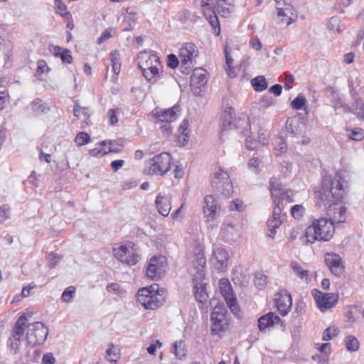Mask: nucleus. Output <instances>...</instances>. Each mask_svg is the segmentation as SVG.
<instances>
[{
  "label": "nucleus",
  "instance_id": "1",
  "mask_svg": "<svg viewBox=\"0 0 364 364\" xmlns=\"http://www.w3.org/2000/svg\"><path fill=\"white\" fill-rule=\"evenodd\" d=\"M345 171H337L333 178L324 177L321 186L315 191L316 197L325 206H328V220L333 225L346 222V208L339 202L343 198L348 188Z\"/></svg>",
  "mask_w": 364,
  "mask_h": 364
},
{
  "label": "nucleus",
  "instance_id": "2",
  "mask_svg": "<svg viewBox=\"0 0 364 364\" xmlns=\"http://www.w3.org/2000/svg\"><path fill=\"white\" fill-rule=\"evenodd\" d=\"M334 232L333 223L326 218H320L307 228L305 235L308 242L314 243L316 240L328 241Z\"/></svg>",
  "mask_w": 364,
  "mask_h": 364
},
{
  "label": "nucleus",
  "instance_id": "3",
  "mask_svg": "<svg viewBox=\"0 0 364 364\" xmlns=\"http://www.w3.org/2000/svg\"><path fill=\"white\" fill-rule=\"evenodd\" d=\"M159 286L151 285L149 289L142 288L139 290L136 298L145 309L154 310L162 306L164 302L163 295L158 292Z\"/></svg>",
  "mask_w": 364,
  "mask_h": 364
},
{
  "label": "nucleus",
  "instance_id": "4",
  "mask_svg": "<svg viewBox=\"0 0 364 364\" xmlns=\"http://www.w3.org/2000/svg\"><path fill=\"white\" fill-rule=\"evenodd\" d=\"M114 257L122 263L135 265L140 259L139 249L133 242L117 245L112 249Z\"/></svg>",
  "mask_w": 364,
  "mask_h": 364
},
{
  "label": "nucleus",
  "instance_id": "5",
  "mask_svg": "<svg viewBox=\"0 0 364 364\" xmlns=\"http://www.w3.org/2000/svg\"><path fill=\"white\" fill-rule=\"evenodd\" d=\"M171 156L167 152L161 153L146 162L144 172L146 175H161L166 174L171 168Z\"/></svg>",
  "mask_w": 364,
  "mask_h": 364
},
{
  "label": "nucleus",
  "instance_id": "6",
  "mask_svg": "<svg viewBox=\"0 0 364 364\" xmlns=\"http://www.w3.org/2000/svg\"><path fill=\"white\" fill-rule=\"evenodd\" d=\"M211 186L215 193H219L224 197L228 198L233 192V186L228 173L220 169L214 175Z\"/></svg>",
  "mask_w": 364,
  "mask_h": 364
},
{
  "label": "nucleus",
  "instance_id": "7",
  "mask_svg": "<svg viewBox=\"0 0 364 364\" xmlns=\"http://www.w3.org/2000/svg\"><path fill=\"white\" fill-rule=\"evenodd\" d=\"M192 268L191 273L194 279H205L206 259L203 247L200 245L195 247L191 257Z\"/></svg>",
  "mask_w": 364,
  "mask_h": 364
},
{
  "label": "nucleus",
  "instance_id": "8",
  "mask_svg": "<svg viewBox=\"0 0 364 364\" xmlns=\"http://www.w3.org/2000/svg\"><path fill=\"white\" fill-rule=\"evenodd\" d=\"M48 333V330L42 322L31 323L28 325L27 343L32 347L43 344L46 340Z\"/></svg>",
  "mask_w": 364,
  "mask_h": 364
},
{
  "label": "nucleus",
  "instance_id": "9",
  "mask_svg": "<svg viewBox=\"0 0 364 364\" xmlns=\"http://www.w3.org/2000/svg\"><path fill=\"white\" fill-rule=\"evenodd\" d=\"M198 54V50L192 43H185L180 49L181 70L183 74H189L193 68V60Z\"/></svg>",
  "mask_w": 364,
  "mask_h": 364
},
{
  "label": "nucleus",
  "instance_id": "10",
  "mask_svg": "<svg viewBox=\"0 0 364 364\" xmlns=\"http://www.w3.org/2000/svg\"><path fill=\"white\" fill-rule=\"evenodd\" d=\"M311 294L317 308L323 313L334 307L338 302L339 296L336 293H324L314 289Z\"/></svg>",
  "mask_w": 364,
  "mask_h": 364
},
{
  "label": "nucleus",
  "instance_id": "11",
  "mask_svg": "<svg viewBox=\"0 0 364 364\" xmlns=\"http://www.w3.org/2000/svg\"><path fill=\"white\" fill-rule=\"evenodd\" d=\"M350 94L353 100V107L354 114L360 120H364V102L359 97L362 89L358 90L360 86V80L356 77H350L348 80Z\"/></svg>",
  "mask_w": 364,
  "mask_h": 364
},
{
  "label": "nucleus",
  "instance_id": "12",
  "mask_svg": "<svg viewBox=\"0 0 364 364\" xmlns=\"http://www.w3.org/2000/svg\"><path fill=\"white\" fill-rule=\"evenodd\" d=\"M219 289L230 311L236 316H240V307L236 297L233 293L232 286L228 279L223 278L219 280Z\"/></svg>",
  "mask_w": 364,
  "mask_h": 364
},
{
  "label": "nucleus",
  "instance_id": "13",
  "mask_svg": "<svg viewBox=\"0 0 364 364\" xmlns=\"http://www.w3.org/2000/svg\"><path fill=\"white\" fill-rule=\"evenodd\" d=\"M269 191L273 203L279 202V200L280 204L282 205L284 200L289 203L294 201V192L290 190L284 191L281 183L274 177L270 179Z\"/></svg>",
  "mask_w": 364,
  "mask_h": 364
},
{
  "label": "nucleus",
  "instance_id": "14",
  "mask_svg": "<svg viewBox=\"0 0 364 364\" xmlns=\"http://www.w3.org/2000/svg\"><path fill=\"white\" fill-rule=\"evenodd\" d=\"M275 1L279 22L287 26L290 25L296 16L294 7L287 0Z\"/></svg>",
  "mask_w": 364,
  "mask_h": 364
},
{
  "label": "nucleus",
  "instance_id": "15",
  "mask_svg": "<svg viewBox=\"0 0 364 364\" xmlns=\"http://www.w3.org/2000/svg\"><path fill=\"white\" fill-rule=\"evenodd\" d=\"M234 109L229 107L228 110H225L223 114L220 119L221 132L230 129H237L240 127V122L242 124H248L249 119H235Z\"/></svg>",
  "mask_w": 364,
  "mask_h": 364
},
{
  "label": "nucleus",
  "instance_id": "16",
  "mask_svg": "<svg viewBox=\"0 0 364 364\" xmlns=\"http://www.w3.org/2000/svg\"><path fill=\"white\" fill-rule=\"evenodd\" d=\"M166 259L164 256H154L149 262L146 268V275L151 279H155L161 277V274L165 271L166 267Z\"/></svg>",
  "mask_w": 364,
  "mask_h": 364
},
{
  "label": "nucleus",
  "instance_id": "17",
  "mask_svg": "<svg viewBox=\"0 0 364 364\" xmlns=\"http://www.w3.org/2000/svg\"><path fill=\"white\" fill-rule=\"evenodd\" d=\"M208 80L207 71L201 68L193 70L191 76V87L196 95L200 94L201 88L205 87Z\"/></svg>",
  "mask_w": 364,
  "mask_h": 364
},
{
  "label": "nucleus",
  "instance_id": "18",
  "mask_svg": "<svg viewBox=\"0 0 364 364\" xmlns=\"http://www.w3.org/2000/svg\"><path fill=\"white\" fill-rule=\"evenodd\" d=\"M27 320L25 314L21 315L16 322L14 329L12 338H10L8 342L9 346L11 350H14L16 353L18 349V344L14 343L15 341H19L23 337L25 331V321Z\"/></svg>",
  "mask_w": 364,
  "mask_h": 364
},
{
  "label": "nucleus",
  "instance_id": "19",
  "mask_svg": "<svg viewBox=\"0 0 364 364\" xmlns=\"http://www.w3.org/2000/svg\"><path fill=\"white\" fill-rule=\"evenodd\" d=\"M229 260V254L223 248L217 247L214 250L211 262L218 271L224 272Z\"/></svg>",
  "mask_w": 364,
  "mask_h": 364
},
{
  "label": "nucleus",
  "instance_id": "20",
  "mask_svg": "<svg viewBox=\"0 0 364 364\" xmlns=\"http://www.w3.org/2000/svg\"><path fill=\"white\" fill-rule=\"evenodd\" d=\"M325 262L335 276H340L344 270L341 257L335 253L328 252L325 255Z\"/></svg>",
  "mask_w": 364,
  "mask_h": 364
},
{
  "label": "nucleus",
  "instance_id": "21",
  "mask_svg": "<svg viewBox=\"0 0 364 364\" xmlns=\"http://www.w3.org/2000/svg\"><path fill=\"white\" fill-rule=\"evenodd\" d=\"M277 309L282 316H286L290 311L292 305V299L290 294H277L275 297Z\"/></svg>",
  "mask_w": 364,
  "mask_h": 364
},
{
  "label": "nucleus",
  "instance_id": "22",
  "mask_svg": "<svg viewBox=\"0 0 364 364\" xmlns=\"http://www.w3.org/2000/svg\"><path fill=\"white\" fill-rule=\"evenodd\" d=\"M154 66L148 70H141L145 79L150 83L154 84L163 76V66L161 63L154 62Z\"/></svg>",
  "mask_w": 364,
  "mask_h": 364
},
{
  "label": "nucleus",
  "instance_id": "23",
  "mask_svg": "<svg viewBox=\"0 0 364 364\" xmlns=\"http://www.w3.org/2000/svg\"><path fill=\"white\" fill-rule=\"evenodd\" d=\"M204 204L203 213L205 216L208 220L215 219L217 210L220 208L215 198L211 195L206 196L204 198Z\"/></svg>",
  "mask_w": 364,
  "mask_h": 364
},
{
  "label": "nucleus",
  "instance_id": "24",
  "mask_svg": "<svg viewBox=\"0 0 364 364\" xmlns=\"http://www.w3.org/2000/svg\"><path fill=\"white\" fill-rule=\"evenodd\" d=\"M205 279H194L193 282L194 284V294L196 299L200 304H205L208 299V294L206 290L207 283L205 282Z\"/></svg>",
  "mask_w": 364,
  "mask_h": 364
},
{
  "label": "nucleus",
  "instance_id": "25",
  "mask_svg": "<svg viewBox=\"0 0 364 364\" xmlns=\"http://www.w3.org/2000/svg\"><path fill=\"white\" fill-rule=\"evenodd\" d=\"M138 65L141 70H148L154 66V62L161 63L157 55L147 52H141L138 55Z\"/></svg>",
  "mask_w": 364,
  "mask_h": 364
},
{
  "label": "nucleus",
  "instance_id": "26",
  "mask_svg": "<svg viewBox=\"0 0 364 364\" xmlns=\"http://www.w3.org/2000/svg\"><path fill=\"white\" fill-rule=\"evenodd\" d=\"M281 321V318L276 314L269 312L258 319V328L260 331H264L266 328L272 327Z\"/></svg>",
  "mask_w": 364,
  "mask_h": 364
},
{
  "label": "nucleus",
  "instance_id": "27",
  "mask_svg": "<svg viewBox=\"0 0 364 364\" xmlns=\"http://www.w3.org/2000/svg\"><path fill=\"white\" fill-rule=\"evenodd\" d=\"M180 107L178 105H175L173 107L161 110L160 112L156 111L155 117L162 122H171L176 119L177 118V112H180Z\"/></svg>",
  "mask_w": 364,
  "mask_h": 364
},
{
  "label": "nucleus",
  "instance_id": "28",
  "mask_svg": "<svg viewBox=\"0 0 364 364\" xmlns=\"http://www.w3.org/2000/svg\"><path fill=\"white\" fill-rule=\"evenodd\" d=\"M234 9L233 0H217L215 9L223 17H228Z\"/></svg>",
  "mask_w": 364,
  "mask_h": 364
},
{
  "label": "nucleus",
  "instance_id": "29",
  "mask_svg": "<svg viewBox=\"0 0 364 364\" xmlns=\"http://www.w3.org/2000/svg\"><path fill=\"white\" fill-rule=\"evenodd\" d=\"M156 206L161 215L168 216L171 209L170 198L163 196H158L156 199Z\"/></svg>",
  "mask_w": 364,
  "mask_h": 364
},
{
  "label": "nucleus",
  "instance_id": "30",
  "mask_svg": "<svg viewBox=\"0 0 364 364\" xmlns=\"http://www.w3.org/2000/svg\"><path fill=\"white\" fill-rule=\"evenodd\" d=\"M30 106L35 115L46 114L50 111V106L39 98L32 101Z\"/></svg>",
  "mask_w": 364,
  "mask_h": 364
},
{
  "label": "nucleus",
  "instance_id": "31",
  "mask_svg": "<svg viewBox=\"0 0 364 364\" xmlns=\"http://www.w3.org/2000/svg\"><path fill=\"white\" fill-rule=\"evenodd\" d=\"M290 267L293 272L301 280L308 284L311 281L309 271L303 269V267L296 261H292Z\"/></svg>",
  "mask_w": 364,
  "mask_h": 364
},
{
  "label": "nucleus",
  "instance_id": "32",
  "mask_svg": "<svg viewBox=\"0 0 364 364\" xmlns=\"http://www.w3.org/2000/svg\"><path fill=\"white\" fill-rule=\"evenodd\" d=\"M227 311L223 305H217L213 309L211 315V321L228 323L226 319Z\"/></svg>",
  "mask_w": 364,
  "mask_h": 364
},
{
  "label": "nucleus",
  "instance_id": "33",
  "mask_svg": "<svg viewBox=\"0 0 364 364\" xmlns=\"http://www.w3.org/2000/svg\"><path fill=\"white\" fill-rule=\"evenodd\" d=\"M53 55L55 57L60 58L63 63H71L73 61L71 51L68 49L63 48L58 46L54 47Z\"/></svg>",
  "mask_w": 364,
  "mask_h": 364
},
{
  "label": "nucleus",
  "instance_id": "34",
  "mask_svg": "<svg viewBox=\"0 0 364 364\" xmlns=\"http://www.w3.org/2000/svg\"><path fill=\"white\" fill-rule=\"evenodd\" d=\"M73 113L77 119H82L87 125L89 124L90 115L87 108L80 107L77 103L74 106Z\"/></svg>",
  "mask_w": 364,
  "mask_h": 364
},
{
  "label": "nucleus",
  "instance_id": "35",
  "mask_svg": "<svg viewBox=\"0 0 364 364\" xmlns=\"http://www.w3.org/2000/svg\"><path fill=\"white\" fill-rule=\"evenodd\" d=\"M286 128L287 132L294 136L301 135L303 132V124L298 120H288Z\"/></svg>",
  "mask_w": 364,
  "mask_h": 364
},
{
  "label": "nucleus",
  "instance_id": "36",
  "mask_svg": "<svg viewBox=\"0 0 364 364\" xmlns=\"http://www.w3.org/2000/svg\"><path fill=\"white\" fill-rule=\"evenodd\" d=\"M171 352L173 353L178 359L185 358L186 355V349L184 343L182 341H176L173 344Z\"/></svg>",
  "mask_w": 364,
  "mask_h": 364
},
{
  "label": "nucleus",
  "instance_id": "37",
  "mask_svg": "<svg viewBox=\"0 0 364 364\" xmlns=\"http://www.w3.org/2000/svg\"><path fill=\"white\" fill-rule=\"evenodd\" d=\"M188 126V122L186 119L183 120L181 124L178 132L181 133V135L178 136V142L181 144V145H185L188 143L189 139V136L186 132L187 128Z\"/></svg>",
  "mask_w": 364,
  "mask_h": 364
},
{
  "label": "nucleus",
  "instance_id": "38",
  "mask_svg": "<svg viewBox=\"0 0 364 364\" xmlns=\"http://www.w3.org/2000/svg\"><path fill=\"white\" fill-rule=\"evenodd\" d=\"M348 138L353 141H362L364 139V131L361 128L347 129Z\"/></svg>",
  "mask_w": 364,
  "mask_h": 364
},
{
  "label": "nucleus",
  "instance_id": "39",
  "mask_svg": "<svg viewBox=\"0 0 364 364\" xmlns=\"http://www.w3.org/2000/svg\"><path fill=\"white\" fill-rule=\"evenodd\" d=\"M252 84L255 90L257 92H262L267 87V82L263 76H258L252 79Z\"/></svg>",
  "mask_w": 364,
  "mask_h": 364
},
{
  "label": "nucleus",
  "instance_id": "40",
  "mask_svg": "<svg viewBox=\"0 0 364 364\" xmlns=\"http://www.w3.org/2000/svg\"><path fill=\"white\" fill-rule=\"evenodd\" d=\"M209 14H208L206 12L204 13L205 16L209 21L211 26L216 30L218 28L217 35H219L220 33V25H219V21L218 19V17L216 14H215V11H209Z\"/></svg>",
  "mask_w": 364,
  "mask_h": 364
},
{
  "label": "nucleus",
  "instance_id": "41",
  "mask_svg": "<svg viewBox=\"0 0 364 364\" xmlns=\"http://www.w3.org/2000/svg\"><path fill=\"white\" fill-rule=\"evenodd\" d=\"M346 348L349 351H357L359 348V341L354 336H348L346 339Z\"/></svg>",
  "mask_w": 364,
  "mask_h": 364
},
{
  "label": "nucleus",
  "instance_id": "42",
  "mask_svg": "<svg viewBox=\"0 0 364 364\" xmlns=\"http://www.w3.org/2000/svg\"><path fill=\"white\" fill-rule=\"evenodd\" d=\"M111 63L112 65L113 72L114 74L118 75L120 72V63H119V51L114 50L111 53Z\"/></svg>",
  "mask_w": 364,
  "mask_h": 364
},
{
  "label": "nucleus",
  "instance_id": "43",
  "mask_svg": "<svg viewBox=\"0 0 364 364\" xmlns=\"http://www.w3.org/2000/svg\"><path fill=\"white\" fill-rule=\"evenodd\" d=\"M274 151L277 156L280 155L287 150V144L281 137H277L274 139Z\"/></svg>",
  "mask_w": 364,
  "mask_h": 364
},
{
  "label": "nucleus",
  "instance_id": "44",
  "mask_svg": "<svg viewBox=\"0 0 364 364\" xmlns=\"http://www.w3.org/2000/svg\"><path fill=\"white\" fill-rule=\"evenodd\" d=\"M306 100L304 95L299 94L291 102V106L294 109L300 110L305 105Z\"/></svg>",
  "mask_w": 364,
  "mask_h": 364
},
{
  "label": "nucleus",
  "instance_id": "45",
  "mask_svg": "<svg viewBox=\"0 0 364 364\" xmlns=\"http://www.w3.org/2000/svg\"><path fill=\"white\" fill-rule=\"evenodd\" d=\"M90 141V135L85 132H81L78 133L75 137V141L77 146H81L87 144Z\"/></svg>",
  "mask_w": 364,
  "mask_h": 364
},
{
  "label": "nucleus",
  "instance_id": "46",
  "mask_svg": "<svg viewBox=\"0 0 364 364\" xmlns=\"http://www.w3.org/2000/svg\"><path fill=\"white\" fill-rule=\"evenodd\" d=\"M305 209L302 205H294L291 208V215L296 220H300L304 215Z\"/></svg>",
  "mask_w": 364,
  "mask_h": 364
},
{
  "label": "nucleus",
  "instance_id": "47",
  "mask_svg": "<svg viewBox=\"0 0 364 364\" xmlns=\"http://www.w3.org/2000/svg\"><path fill=\"white\" fill-rule=\"evenodd\" d=\"M211 332L214 335H220V333L224 331L227 327L228 323H219L212 321Z\"/></svg>",
  "mask_w": 364,
  "mask_h": 364
},
{
  "label": "nucleus",
  "instance_id": "48",
  "mask_svg": "<svg viewBox=\"0 0 364 364\" xmlns=\"http://www.w3.org/2000/svg\"><path fill=\"white\" fill-rule=\"evenodd\" d=\"M75 288L73 286L68 287L62 294V299L64 302H70L73 298Z\"/></svg>",
  "mask_w": 364,
  "mask_h": 364
},
{
  "label": "nucleus",
  "instance_id": "49",
  "mask_svg": "<svg viewBox=\"0 0 364 364\" xmlns=\"http://www.w3.org/2000/svg\"><path fill=\"white\" fill-rule=\"evenodd\" d=\"M119 113V109H109L107 116L109 119V122L111 125H114L118 122V114Z\"/></svg>",
  "mask_w": 364,
  "mask_h": 364
},
{
  "label": "nucleus",
  "instance_id": "50",
  "mask_svg": "<svg viewBox=\"0 0 364 364\" xmlns=\"http://www.w3.org/2000/svg\"><path fill=\"white\" fill-rule=\"evenodd\" d=\"M338 333V330L336 328H327L323 333V340L329 341L336 337Z\"/></svg>",
  "mask_w": 364,
  "mask_h": 364
},
{
  "label": "nucleus",
  "instance_id": "51",
  "mask_svg": "<svg viewBox=\"0 0 364 364\" xmlns=\"http://www.w3.org/2000/svg\"><path fill=\"white\" fill-rule=\"evenodd\" d=\"M340 21L337 17H332L330 18L328 23V28L332 31H336L341 33V29L340 28Z\"/></svg>",
  "mask_w": 364,
  "mask_h": 364
},
{
  "label": "nucleus",
  "instance_id": "52",
  "mask_svg": "<svg viewBox=\"0 0 364 364\" xmlns=\"http://www.w3.org/2000/svg\"><path fill=\"white\" fill-rule=\"evenodd\" d=\"M114 349V345H109L108 349L106 351V358L110 362H117L119 359V355L115 353Z\"/></svg>",
  "mask_w": 364,
  "mask_h": 364
},
{
  "label": "nucleus",
  "instance_id": "53",
  "mask_svg": "<svg viewBox=\"0 0 364 364\" xmlns=\"http://www.w3.org/2000/svg\"><path fill=\"white\" fill-rule=\"evenodd\" d=\"M229 208L230 210H237L239 212H242L245 210V205L242 200L240 199H236L231 201Z\"/></svg>",
  "mask_w": 364,
  "mask_h": 364
},
{
  "label": "nucleus",
  "instance_id": "54",
  "mask_svg": "<svg viewBox=\"0 0 364 364\" xmlns=\"http://www.w3.org/2000/svg\"><path fill=\"white\" fill-rule=\"evenodd\" d=\"M259 161L258 158L252 157L249 160L248 167L252 172L257 174L259 172Z\"/></svg>",
  "mask_w": 364,
  "mask_h": 364
},
{
  "label": "nucleus",
  "instance_id": "55",
  "mask_svg": "<svg viewBox=\"0 0 364 364\" xmlns=\"http://www.w3.org/2000/svg\"><path fill=\"white\" fill-rule=\"evenodd\" d=\"M274 206L273 208L272 215L271 218L281 220V213L282 211V205L280 204V201L273 203Z\"/></svg>",
  "mask_w": 364,
  "mask_h": 364
},
{
  "label": "nucleus",
  "instance_id": "56",
  "mask_svg": "<svg viewBox=\"0 0 364 364\" xmlns=\"http://www.w3.org/2000/svg\"><path fill=\"white\" fill-rule=\"evenodd\" d=\"M225 54L226 65L228 66V68H226L225 70H226V72H227V74L228 75V76L230 77H232L235 76L233 75V73L232 72V69H231V66L232 65L233 60L230 57L229 53H228L227 50H225Z\"/></svg>",
  "mask_w": 364,
  "mask_h": 364
},
{
  "label": "nucleus",
  "instance_id": "57",
  "mask_svg": "<svg viewBox=\"0 0 364 364\" xmlns=\"http://www.w3.org/2000/svg\"><path fill=\"white\" fill-rule=\"evenodd\" d=\"M50 68H48L47 63L43 60H39L37 63V74L41 75L46 72H48Z\"/></svg>",
  "mask_w": 364,
  "mask_h": 364
},
{
  "label": "nucleus",
  "instance_id": "58",
  "mask_svg": "<svg viewBox=\"0 0 364 364\" xmlns=\"http://www.w3.org/2000/svg\"><path fill=\"white\" fill-rule=\"evenodd\" d=\"M47 259L49 263V266L50 267H53L60 261V257L57 254L51 252L47 256Z\"/></svg>",
  "mask_w": 364,
  "mask_h": 364
},
{
  "label": "nucleus",
  "instance_id": "59",
  "mask_svg": "<svg viewBox=\"0 0 364 364\" xmlns=\"http://www.w3.org/2000/svg\"><path fill=\"white\" fill-rule=\"evenodd\" d=\"M179 64L178 59L174 54H169L167 57V65L171 68H176Z\"/></svg>",
  "mask_w": 364,
  "mask_h": 364
},
{
  "label": "nucleus",
  "instance_id": "60",
  "mask_svg": "<svg viewBox=\"0 0 364 364\" xmlns=\"http://www.w3.org/2000/svg\"><path fill=\"white\" fill-rule=\"evenodd\" d=\"M136 186H137V182L133 179H127L126 181H122L121 183V187L124 190H129V189L136 187Z\"/></svg>",
  "mask_w": 364,
  "mask_h": 364
},
{
  "label": "nucleus",
  "instance_id": "61",
  "mask_svg": "<svg viewBox=\"0 0 364 364\" xmlns=\"http://www.w3.org/2000/svg\"><path fill=\"white\" fill-rule=\"evenodd\" d=\"M111 37H112V29L111 28L106 29L101 34V36L97 38V43L98 44H101L103 42H105V41H107L109 38H110Z\"/></svg>",
  "mask_w": 364,
  "mask_h": 364
},
{
  "label": "nucleus",
  "instance_id": "62",
  "mask_svg": "<svg viewBox=\"0 0 364 364\" xmlns=\"http://www.w3.org/2000/svg\"><path fill=\"white\" fill-rule=\"evenodd\" d=\"M10 210L9 206L4 205L0 208V223L4 222L9 218Z\"/></svg>",
  "mask_w": 364,
  "mask_h": 364
},
{
  "label": "nucleus",
  "instance_id": "63",
  "mask_svg": "<svg viewBox=\"0 0 364 364\" xmlns=\"http://www.w3.org/2000/svg\"><path fill=\"white\" fill-rule=\"evenodd\" d=\"M160 129L163 133L164 136L168 137L172 133V127L168 122L163 124L160 127Z\"/></svg>",
  "mask_w": 364,
  "mask_h": 364
},
{
  "label": "nucleus",
  "instance_id": "64",
  "mask_svg": "<svg viewBox=\"0 0 364 364\" xmlns=\"http://www.w3.org/2000/svg\"><path fill=\"white\" fill-rule=\"evenodd\" d=\"M55 358L52 353H46L43 355L42 364H54Z\"/></svg>",
  "mask_w": 364,
  "mask_h": 364
}]
</instances>
